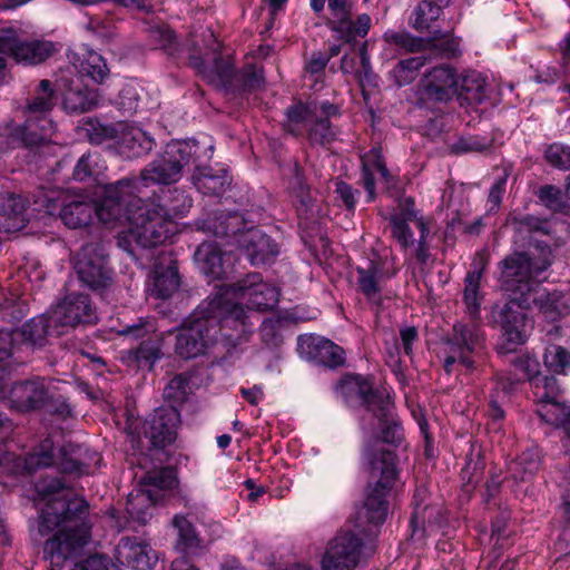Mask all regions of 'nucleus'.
I'll list each match as a JSON object with an SVG mask.
<instances>
[{
  "mask_svg": "<svg viewBox=\"0 0 570 570\" xmlns=\"http://www.w3.org/2000/svg\"><path fill=\"white\" fill-rule=\"evenodd\" d=\"M180 414L174 406L157 409L145 422L144 433L156 448H165L177 436Z\"/></svg>",
  "mask_w": 570,
  "mask_h": 570,
  "instance_id": "b1692460",
  "label": "nucleus"
},
{
  "mask_svg": "<svg viewBox=\"0 0 570 570\" xmlns=\"http://www.w3.org/2000/svg\"><path fill=\"white\" fill-rule=\"evenodd\" d=\"M336 393L346 402L358 401L365 406L366 414L376 413V396H390L385 390H373L370 382L361 375H346L336 385Z\"/></svg>",
  "mask_w": 570,
  "mask_h": 570,
  "instance_id": "bb28decb",
  "label": "nucleus"
},
{
  "mask_svg": "<svg viewBox=\"0 0 570 570\" xmlns=\"http://www.w3.org/2000/svg\"><path fill=\"white\" fill-rule=\"evenodd\" d=\"M224 296V299L230 302V304L239 306L244 312H246L240 302H236V299L246 302V307L248 309L258 311V312H267L274 309L279 299V289L264 282L262 276L257 273L248 274L244 278L239 279L235 284H225L220 286L217 293L214 296ZM246 321H248L247 313ZM249 325L248 332L252 331V324L247 322Z\"/></svg>",
  "mask_w": 570,
  "mask_h": 570,
  "instance_id": "9d476101",
  "label": "nucleus"
},
{
  "mask_svg": "<svg viewBox=\"0 0 570 570\" xmlns=\"http://www.w3.org/2000/svg\"><path fill=\"white\" fill-rule=\"evenodd\" d=\"M206 50L194 46V52L189 56V63L207 83L226 92H246L259 88L264 81L262 69L247 65L240 71H235L228 60H224L219 53L220 45L212 31L205 35Z\"/></svg>",
  "mask_w": 570,
  "mask_h": 570,
  "instance_id": "423d86ee",
  "label": "nucleus"
},
{
  "mask_svg": "<svg viewBox=\"0 0 570 570\" xmlns=\"http://www.w3.org/2000/svg\"><path fill=\"white\" fill-rule=\"evenodd\" d=\"M485 336L481 327L475 324L458 323L452 334L444 342V370L448 374L455 364L471 371L475 367L472 357L483 350Z\"/></svg>",
  "mask_w": 570,
  "mask_h": 570,
  "instance_id": "9b49d317",
  "label": "nucleus"
},
{
  "mask_svg": "<svg viewBox=\"0 0 570 570\" xmlns=\"http://www.w3.org/2000/svg\"><path fill=\"white\" fill-rule=\"evenodd\" d=\"M191 205V198L184 190L175 188L173 193H170L165 209L168 214L171 213L177 216H184L190 209Z\"/></svg>",
  "mask_w": 570,
  "mask_h": 570,
  "instance_id": "052dcab7",
  "label": "nucleus"
},
{
  "mask_svg": "<svg viewBox=\"0 0 570 570\" xmlns=\"http://www.w3.org/2000/svg\"><path fill=\"white\" fill-rule=\"evenodd\" d=\"M538 197L548 209L554 213L562 212L566 207L561 189L553 185H544L540 187L538 190Z\"/></svg>",
  "mask_w": 570,
  "mask_h": 570,
  "instance_id": "13d9d810",
  "label": "nucleus"
},
{
  "mask_svg": "<svg viewBox=\"0 0 570 570\" xmlns=\"http://www.w3.org/2000/svg\"><path fill=\"white\" fill-rule=\"evenodd\" d=\"M77 462L79 468L77 469L76 474H90L99 468L101 455L97 451L86 446V455H81L80 460Z\"/></svg>",
  "mask_w": 570,
  "mask_h": 570,
  "instance_id": "0e129e2a",
  "label": "nucleus"
},
{
  "mask_svg": "<svg viewBox=\"0 0 570 570\" xmlns=\"http://www.w3.org/2000/svg\"><path fill=\"white\" fill-rule=\"evenodd\" d=\"M309 354L318 363L326 367L335 368L344 363V351L332 341L317 337L308 344Z\"/></svg>",
  "mask_w": 570,
  "mask_h": 570,
  "instance_id": "58836bf2",
  "label": "nucleus"
},
{
  "mask_svg": "<svg viewBox=\"0 0 570 570\" xmlns=\"http://www.w3.org/2000/svg\"><path fill=\"white\" fill-rule=\"evenodd\" d=\"M119 335L142 340L139 346L131 351L138 366L151 370L161 358L163 334L157 331L151 317L139 318L132 324L125 325L118 331Z\"/></svg>",
  "mask_w": 570,
  "mask_h": 570,
  "instance_id": "dca6fc26",
  "label": "nucleus"
},
{
  "mask_svg": "<svg viewBox=\"0 0 570 570\" xmlns=\"http://www.w3.org/2000/svg\"><path fill=\"white\" fill-rule=\"evenodd\" d=\"M307 130L312 144L325 145L330 144L335 138V132L332 129L330 120L317 117V112L315 117H313Z\"/></svg>",
  "mask_w": 570,
  "mask_h": 570,
  "instance_id": "603ef678",
  "label": "nucleus"
},
{
  "mask_svg": "<svg viewBox=\"0 0 570 570\" xmlns=\"http://www.w3.org/2000/svg\"><path fill=\"white\" fill-rule=\"evenodd\" d=\"M49 312L57 336L78 325L91 324L97 320L96 307L89 296L78 293L67 295Z\"/></svg>",
  "mask_w": 570,
  "mask_h": 570,
  "instance_id": "2eb2a0df",
  "label": "nucleus"
},
{
  "mask_svg": "<svg viewBox=\"0 0 570 570\" xmlns=\"http://www.w3.org/2000/svg\"><path fill=\"white\" fill-rule=\"evenodd\" d=\"M376 402H379L376 413L365 414L361 420L365 433L363 460L368 472V484L360 518L379 525L387 515L386 498L397 478L395 454L384 449L382 443L400 444L403 431L394 415L391 396L379 395Z\"/></svg>",
  "mask_w": 570,
  "mask_h": 570,
  "instance_id": "f257e3e1",
  "label": "nucleus"
},
{
  "mask_svg": "<svg viewBox=\"0 0 570 570\" xmlns=\"http://www.w3.org/2000/svg\"><path fill=\"white\" fill-rule=\"evenodd\" d=\"M178 286L179 277L176 262L170 255L161 253L154 265L149 293L156 298L165 299L170 297Z\"/></svg>",
  "mask_w": 570,
  "mask_h": 570,
  "instance_id": "c85d7f7f",
  "label": "nucleus"
},
{
  "mask_svg": "<svg viewBox=\"0 0 570 570\" xmlns=\"http://www.w3.org/2000/svg\"><path fill=\"white\" fill-rule=\"evenodd\" d=\"M356 291L375 306L382 303L383 282L385 281L384 262L377 255L356 266Z\"/></svg>",
  "mask_w": 570,
  "mask_h": 570,
  "instance_id": "393cba45",
  "label": "nucleus"
},
{
  "mask_svg": "<svg viewBox=\"0 0 570 570\" xmlns=\"http://www.w3.org/2000/svg\"><path fill=\"white\" fill-rule=\"evenodd\" d=\"M513 366L517 371L521 372L524 377L528 379L532 393L534 394V380L538 377H550L543 375L540 371V363L535 357L524 355L517 357L513 362Z\"/></svg>",
  "mask_w": 570,
  "mask_h": 570,
  "instance_id": "5fc2aeb1",
  "label": "nucleus"
},
{
  "mask_svg": "<svg viewBox=\"0 0 570 570\" xmlns=\"http://www.w3.org/2000/svg\"><path fill=\"white\" fill-rule=\"evenodd\" d=\"M24 202L11 193L0 194V232L10 233L24 226Z\"/></svg>",
  "mask_w": 570,
  "mask_h": 570,
  "instance_id": "473e14b6",
  "label": "nucleus"
},
{
  "mask_svg": "<svg viewBox=\"0 0 570 570\" xmlns=\"http://www.w3.org/2000/svg\"><path fill=\"white\" fill-rule=\"evenodd\" d=\"M328 61L330 57H327L326 53L320 51L313 52L305 65L306 75L312 77L315 82L318 81L322 78Z\"/></svg>",
  "mask_w": 570,
  "mask_h": 570,
  "instance_id": "680f3d73",
  "label": "nucleus"
},
{
  "mask_svg": "<svg viewBox=\"0 0 570 570\" xmlns=\"http://www.w3.org/2000/svg\"><path fill=\"white\" fill-rule=\"evenodd\" d=\"M136 180L120 179L105 188L98 219L106 225L128 223L119 233L118 246L132 254V244L144 248L164 244L177 232L176 223L163 205L145 203L134 194Z\"/></svg>",
  "mask_w": 570,
  "mask_h": 570,
  "instance_id": "7ed1b4c3",
  "label": "nucleus"
},
{
  "mask_svg": "<svg viewBox=\"0 0 570 570\" xmlns=\"http://www.w3.org/2000/svg\"><path fill=\"white\" fill-rule=\"evenodd\" d=\"M459 92V76L450 65L426 70L417 85V99L423 106L446 104Z\"/></svg>",
  "mask_w": 570,
  "mask_h": 570,
  "instance_id": "4468645a",
  "label": "nucleus"
},
{
  "mask_svg": "<svg viewBox=\"0 0 570 570\" xmlns=\"http://www.w3.org/2000/svg\"><path fill=\"white\" fill-rule=\"evenodd\" d=\"M245 312L224 296L208 297L184 324L176 337V353L183 358L202 355L212 346L218 333L238 342L248 331Z\"/></svg>",
  "mask_w": 570,
  "mask_h": 570,
  "instance_id": "39448f33",
  "label": "nucleus"
},
{
  "mask_svg": "<svg viewBox=\"0 0 570 570\" xmlns=\"http://www.w3.org/2000/svg\"><path fill=\"white\" fill-rule=\"evenodd\" d=\"M55 51V45L48 40H22L12 30L0 35V52L8 55L18 63L38 65Z\"/></svg>",
  "mask_w": 570,
  "mask_h": 570,
  "instance_id": "a211bd4d",
  "label": "nucleus"
},
{
  "mask_svg": "<svg viewBox=\"0 0 570 570\" xmlns=\"http://www.w3.org/2000/svg\"><path fill=\"white\" fill-rule=\"evenodd\" d=\"M102 197H105V189H102ZM102 202L104 198L99 203L94 204L83 197H76L63 204L59 216L69 228L85 227L91 222L94 214L98 217V208Z\"/></svg>",
  "mask_w": 570,
  "mask_h": 570,
  "instance_id": "2f4dec72",
  "label": "nucleus"
},
{
  "mask_svg": "<svg viewBox=\"0 0 570 570\" xmlns=\"http://www.w3.org/2000/svg\"><path fill=\"white\" fill-rule=\"evenodd\" d=\"M380 175L386 188L394 186V177L387 170L381 148L374 147L362 156V183L367 193V202L375 199V174Z\"/></svg>",
  "mask_w": 570,
  "mask_h": 570,
  "instance_id": "c756f323",
  "label": "nucleus"
},
{
  "mask_svg": "<svg viewBox=\"0 0 570 570\" xmlns=\"http://www.w3.org/2000/svg\"><path fill=\"white\" fill-rule=\"evenodd\" d=\"M194 257L198 268L207 277L216 279L224 275L222 249L217 243H203Z\"/></svg>",
  "mask_w": 570,
  "mask_h": 570,
  "instance_id": "c9c22d12",
  "label": "nucleus"
},
{
  "mask_svg": "<svg viewBox=\"0 0 570 570\" xmlns=\"http://www.w3.org/2000/svg\"><path fill=\"white\" fill-rule=\"evenodd\" d=\"M362 539L352 532L338 533L328 542L322 559L323 570H354L360 562Z\"/></svg>",
  "mask_w": 570,
  "mask_h": 570,
  "instance_id": "aec40b11",
  "label": "nucleus"
},
{
  "mask_svg": "<svg viewBox=\"0 0 570 570\" xmlns=\"http://www.w3.org/2000/svg\"><path fill=\"white\" fill-rule=\"evenodd\" d=\"M110 559L104 554H92L83 561L76 563L71 570H108Z\"/></svg>",
  "mask_w": 570,
  "mask_h": 570,
  "instance_id": "774afa93",
  "label": "nucleus"
},
{
  "mask_svg": "<svg viewBox=\"0 0 570 570\" xmlns=\"http://www.w3.org/2000/svg\"><path fill=\"white\" fill-rule=\"evenodd\" d=\"M294 178H293V181L291 183V187H292V190H293V194L297 200V203L299 204V208L298 210H305L307 212V209L312 206V203H313V198L309 194V189L307 187V185L305 184L304 181V178L301 174V169L299 167L295 164L294 165Z\"/></svg>",
  "mask_w": 570,
  "mask_h": 570,
  "instance_id": "4d7b16f0",
  "label": "nucleus"
},
{
  "mask_svg": "<svg viewBox=\"0 0 570 570\" xmlns=\"http://www.w3.org/2000/svg\"><path fill=\"white\" fill-rule=\"evenodd\" d=\"M98 105V94L95 89L80 86L70 87L62 95V107L68 112H87Z\"/></svg>",
  "mask_w": 570,
  "mask_h": 570,
  "instance_id": "ea45409f",
  "label": "nucleus"
},
{
  "mask_svg": "<svg viewBox=\"0 0 570 570\" xmlns=\"http://www.w3.org/2000/svg\"><path fill=\"white\" fill-rule=\"evenodd\" d=\"M37 492L46 502L39 515V533L55 532L45 542L43 558L51 570L61 569L67 560L80 556L91 539V524L87 519L89 505L58 479L38 483Z\"/></svg>",
  "mask_w": 570,
  "mask_h": 570,
  "instance_id": "f03ea898",
  "label": "nucleus"
},
{
  "mask_svg": "<svg viewBox=\"0 0 570 570\" xmlns=\"http://www.w3.org/2000/svg\"><path fill=\"white\" fill-rule=\"evenodd\" d=\"M177 484L175 471L170 468H163L148 472L139 482V488L150 489L155 495H159V491L170 490Z\"/></svg>",
  "mask_w": 570,
  "mask_h": 570,
  "instance_id": "49530a36",
  "label": "nucleus"
},
{
  "mask_svg": "<svg viewBox=\"0 0 570 570\" xmlns=\"http://www.w3.org/2000/svg\"><path fill=\"white\" fill-rule=\"evenodd\" d=\"M500 377V381L497 382L495 387L490 393L489 397V409L488 416L491 421L492 429L499 430L501 426V422L504 419V410L502 409V403L508 397L512 386L515 382L520 381V377H515L513 380Z\"/></svg>",
  "mask_w": 570,
  "mask_h": 570,
  "instance_id": "a19ab883",
  "label": "nucleus"
},
{
  "mask_svg": "<svg viewBox=\"0 0 570 570\" xmlns=\"http://www.w3.org/2000/svg\"><path fill=\"white\" fill-rule=\"evenodd\" d=\"M459 98L469 105L482 104L488 97L485 78L478 71L465 72L459 80Z\"/></svg>",
  "mask_w": 570,
  "mask_h": 570,
  "instance_id": "4c0bfd02",
  "label": "nucleus"
},
{
  "mask_svg": "<svg viewBox=\"0 0 570 570\" xmlns=\"http://www.w3.org/2000/svg\"><path fill=\"white\" fill-rule=\"evenodd\" d=\"M385 38L387 41L395 43L409 52H420L426 49L430 45L429 41L413 37L407 32H386Z\"/></svg>",
  "mask_w": 570,
  "mask_h": 570,
  "instance_id": "864d4df0",
  "label": "nucleus"
},
{
  "mask_svg": "<svg viewBox=\"0 0 570 570\" xmlns=\"http://www.w3.org/2000/svg\"><path fill=\"white\" fill-rule=\"evenodd\" d=\"M81 455H86V445L68 443L57 454L52 440L46 439L23 459V468L31 473L39 468L57 465L62 472L76 474Z\"/></svg>",
  "mask_w": 570,
  "mask_h": 570,
  "instance_id": "ddd939ff",
  "label": "nucleus"
},
{
  "mask_svg": "<svg viewBox=\"0 0 570 570\" xmlns=\"http://www.w3.org/2000/svg\"><path fill=\"white\" fill-rule=\"evenodd\" d=\"M213 150L214 146L210 141L171 140L165 146L163 153L140 171L138 178L126 177L125 179L136 180L134 194L140 191L139 185L148 187L175 184L181 178L185 167L190 163H197L200 158L210 159Z\"/></svg>",
  "mask_w": 570,
  "mask_h": 570,
  "instance_id": "0eeeda50",
  "label": "nucleus"
},
{
  "mask_svg": "<svg viewBox=\"0 0 570 570\" xmlns=\"http://www.w3.org/2000/svg\"><path fill=\"white\" fill-rule=\"evenodd\" d=\"M154 138L137 127H131L124 131L119 141L120 153L127 158L145 156L154 148Z\"/></svg>",
  "mask_w": 570,
  "mask_h": 570,
  "instance_id": "f704fd0d",
  "label": "nucleus"
},
{
  "mask_svg": "<svg viewBox=\"0 0 570 570\" xmlns=\"http://www.w3.org/2000/svg\"><path fill=\"white\" fill-rule=\"evenodd\" d=\"M156 559L150 546L137 538H121L116 547V560L134 570H150Z\"/></svg>",
  "mask_w": 570,
  "mask_h": 570,
  "instance_id": "cd10ccee",
  "label": "nucleus"
},
{
  "mask_svg": "<svg viewBox=\"0 0 570 570\" xmlns=\"http://www.w3.org/2000/svg\"><path fill=\"white\" fill-rule=\"evenodd\" d=\"M48 335H57L53 332L50 312L32 317L20 331L0 330V368L4 367L10 358L18 337L23 338L26 343L40 346Z\"/></svg>",
  "mask_w": 570,
  "mask_h": 570,
  "instance_id": "6ab92c4d",
  "label": "nucleus"
},
{
  "mask_svg": "<svg viewBox=\"0 0 570 570\" xmlns=\"http://www.w3.org/2000/svg\"><path fill=\"white\" fill-rule=\"evenodd\" d=\"M534 400L537 413L548 424L561 428L562 448L570 446V405L560 400V387L556 377L534 380Z\"/></svg>",
  "mask_w": 570,
  "mask_h": 570,
  "instance_id": "f8f14e48",
  "label": "nucleus"
},
{
  "mask_svg": "<svg viewBox=\"0 0 570 570\" xmlns=\"http://www.w3.org/2000/svg\"><path fill=\"white\" fill-rule=\"evenodd\" d=\"M544 158L548 164L558 169H570V146L551 144L544 151Z\"/></svg>",
  "mask_w": 570,
  "mask_h": 570,
  "instance_id": "6e6d98bb",
  "label": "nucleus"
},
{
  "mask_svg": "<svg viewBox=\"0 0 570 570\" xmlns=\"http://www.w3.org/2000/svg\"><path fill=\"white\" fill-rule=\"evenodd\" d=\"M335 194L346 209H355L357 198L360 196V191L357 189H354L350 184L340 180L335 183Z\"/></svg>",
  "mask_w": 570,
  "mask_h": 570,
  "instance_id": "e2e57ef3",
  "label": "nucleus"
},
{
  "mask_svg": "<svg viewBox=\"0 0 570 570\" xmlns=\"http://www.w3.org/2000/svg\"><path fill=\"white\" fill-rule=\"evenodd\" d=\"M50 386L45 379L17 382L12 385L8 401L11 409L29 412L43 409L49 401Z\"/></svg>",
  "mask_w": 570,
  "mask_h": 570,
  "instance_id": "4be33fe9",
  "label": "nucleus"
},
{
  "mask_svg": "<svg viewBox=\"0 0 570 570\" xmlns=\"http://www.w3.org/2000/svg\"><path fill=\"white\" fill-rule=\"evenodd\" d=\"M541 465V455L537 448H531L521 453V455L510 465V471L514 479L525 480L533 475Z\"/></svg>",
  "mask_w": 570,
  "mask_h": 570,
  "instance_id": "de8ad7c7",
  "label": "nucleus"
},
{
  "mask_svg": "<svg viewBox=\"0 0 570 570\" xmlns=\"http://www.w3.org/2000/svg\"><path fill=\"white\" fill-rule=\"evenodd\" d=\"M178 531V548L190 554H197L205 548L204 540L199 538L191 522L185 517L176 515L173 520Z\"/></svg>",
  "mask_w": 570,
  "mask_h": 570,
  "instance_id": "79ce46f5",
  "label": "nucleus"
},
{
  "mask_svg": "<svg viewBox=\"0 0 570 570\" xmlns=\"http://www.w3.org/2000/svg\"><path fill=\"white\" fill-rule=\"evenodd\" d=\"M331 12L330 23L337 37L346 42H352L357 37H365L371 28V17L366 13L360 14L356 20L352 19L351 3L348 0H327Z\"/></svg>",
  "mask_w": 570,
  "mask_h": 570,
  "instance_id": "412c9836",
  "label": "nucleus"
},
{
  "mask_svg": "<svg viewBox=\"0 0 570 570\" xmlns=\"http://www.w3.org/2000/svg\"><path fill=\"white\" fill-rule=\"evenodd\" d=\"M405 205L400 214H393L390 217L392 235L403 248H409L414 244L413 233L409 226V222L416 219V212L413 209L414 202L412 198L405 199Z\"/></svg>",
  "mask_w": 570,
  "mask_h": 570,
  "instance_id": "e433bc0d",
  "label": "nucleus"
},
{
  "mask_svg": "<svg viewBox=\"0 0 570 570\" xmlns=\"http://www.w3.org/2000/svg\"><path fill=\"white\" fill-rule=\"evenodd\" d=\"M244 227V218L237 212L209 217L200 226L216 237L232 238V244L237 245L252 265L265 264L278 255V246L269 236L258 228L243 230Z\"/></svg>",
  "mask_w": 570,
  "mask_h": 570,
  "instance_id": "6e6552de",
  "label": "nucleus"
},
{
  "mask_svg": "<svg viewBox=\"0 0 570 570\" xmlns=\"http://www.w3.org/2000/svg\"><path fill=\"white\" fill-rule=\"evenodd\" d=\"M543 361L547 368L553 373L566 375L570 371V352L560 345L547 346Z\"/></svg>",
  "mask_w": 570,
  "mask_h": 570,
  "instance_id": "3c124183",
  "label": "nucleus"
},
{
  "mask_svg": "<svg viewBox=\"0 0 570 570\" xmlns=\"http://www.w3.org/2000/svg\"><path fill=\"white\" fill-rule=\"evenodd\" d=\"M159 495H155L150 489H134L127 499L126 512L129 518L138 523H147L151 517Z\"/></svg>",
  "mask_w": 570,
  "mask_h": 570,
  "instance_id": "72a5a7b5",
  "label": "nucleus"
},
{
  "mask_svg": "<svg viewBox=\"0 0 570 570\" xmlns=\"http://www.w3.org/2000/svg\"><path fill=\"white\" fill-rule=\"evenodd\" d=\"M79 72L100 83L108 77L109 70L105 59L99 53L89 50L80 61Z\"/></svg>",
  "mask_w": 570,
  "mask_h": 570,
  "instance_id": "09e8293b",
  "label": "nucleus"
},
{
  "mask_svg": "<svg viewBox=\"0 0 570 570\" xmlns=\"http://www.w3.org/2000/svg\"><path fill=\"white\" fill-rule=\"evenodd\" d=\"M511 299L501 308L499 313V322L501 324L503 337L509 344L508 351H512L515 346L524 344L528 340V317L521 311L525 309L517 299L520 295L517 292H509Z\"/></svg>",
  "mask_w": 570,
  "mask_h": 570,
  "instance_id": "5701e85b",
  "label": "nucleus"
},
{
  "mask_svg": "<svg viewBox=\"0 0 570 570\" xmlns=\"http://www.w3.org/2000/svg\"><path fill=\"white\" fill-rule=\"evenodd\" d=\"M315 114L316 110H312V105L298 104L292 106L286 112V129L294 135L299 134L302 128H308Z\"/></svg>",
  "mask_w": 570,
  "mask_h": 570,
  "instance_id": "8fccbe9b",
  "label": "nucleus"
},
{
  "mask_svg": "<svg viewBox=\"0 0 570 570\" xmlns=\"http://www.w3.org/2000/svg\"><path fill=\"white\" fill-rule=\"evenodd\" d=\"M509 225L512 227L514 233V242L528 243L529 248L527 253L532 250L538 244L541 247L549 248L552 253V248L546 240L537 239L535 236L542 235L549 237L552 232V223L548 219H542L534 215H513L509 219ZM521 254H525L522 252Z\"/></svg>",
  "mask_w": 570,
  "mask_h": 570,
  "instance_id": "a878e982",
  "label": "nucleus"
},
{
  "mask_svg": "<svg viewBox=\"0 0 570 570\" xmlns=\"http://www.w3.org/2000/svg\"><path fill=\"white\" fill-rule=\"evenodd\" d=\"M207 160L200 158L197 163H190V165H195L191 183L197 190L205 195H222L230 185V178L224 168L214 169L202 166V163Z\"/></svg>",
  "mask_w": 570,
  "mask_h": 570,
  "instance_id": "7c9ffc66",
  "label": "nucleus"
},
{
  "mask_svg": "<svg viewBox=\"0 0 570 570\" xmlns=\"http://www.w3.org/2000/svg\"><path fill=\"white\" fill-rule=\"evenodd\" d=\"M426 63L424 56L410 57L400 60L390 71L389 77L397 87L411 83L416 77L419 70Z\"/></svg>",
  "mask_w": 570,
  "mask_h": 570,
  "instance_id": "37998d69",
  "label": "nucleus"
},
{
  "mask_svg": "<svg viewBox=\"0 0 570 570\" xmlns=\"http://www.w3.org/2000/svg\"><path fill=\"white\" fill-rule=\"evenodd\" d=\"M75 269L79 279L91 289L106 288L111 284V271L102 244H86L77 254Z\"/></svg>",
  "mask_w": 570,
  "mask_h": 570,
  "instance_id": "f3484780",
  "label": "nucleus"
},
{
  "mask_svg": "<svg viewBox=\"0 0 570 570\" xmlns=\"http://www.w3.org/2000/svg\"><path fill=\"white\" fill-rule=\"evenodd\" d=\"M554 255L538 244L525 254H512L501 262V282L507 292H517L519 304L537 309L551 323L570 314V284L566 289L547 291L541 275L551 266Z\"/></svg>",
  "mask_w": 570,
  "mask_h": 570,
  "instance_id": "20e7f679",
  "label": "nucleus"
},
{
  "mask_svg": "<svg viewBox=\"0 0 570 570\" xmlns=\"http://www.w3.org/2000/svg\"><path fill=\"white\" fill-rule=\"evenodd\" d=\"M56 102L57 96L51 81L41 80L27 104L24 124L13 127L22 137L23 146L32 147L51 140L56 125L50 118V112Z\"/></svg>",
  "mask_w": 570,
  "mask_h": 570,
  "instance_id": "1a4fd4ad",
  "label": "nucleus"
},
{
  "mask_svg": "<svg viewBox=\"0 0 570 570\" xmlns=\"http://www.w3.org/2000/svg\"><path fill=\"white\" fill-rule=\"evenodd\" d=\"M19 146H23V139L13 130V126L0 128V156Z\"/></svg>",
  "mask_w": 570,
  "mask_h": 570,
  "instance_id": "69168bd1",
  "label": "nucleus"
},
{
  "mask_svg": "<svg viewBox=\"0 0 570 570\" xmlns=\"http://www.w3.org/2000/svg\"><path fill=\"white\" fill-rule=\"evenodd\" d=\"M481 275V271H473L468 273L465 277L463 302L465 304L466 313L473 322L479 318L481 312L482 297L479 293Z\"/></svg>",
  "mask_w": 570,
  "mask_h": 570,
  "instance_id": "a18cd8bd",
  "label": "nucleus"
},
{
  "mask_svg": "<svg viewBox=\"0 0 570 570\" xmlns=\"http://www.w3.org/2000/svg\"><path fill=\"white\" fill-rule=\"evenodd\" d=\"M450 0H422L414 11L413 28L417 31H425L435 21Z\"/></svg>",
  "mask_w": 570,
  "mask_h": 570,
  "instance_id": "c03bdc74",
  "label": "nucleus"
},
{
  "mask_svg": "<svg viewBox=\"0 0 570 570\" xmlns=\"http://www.w3.org/2000/svg\"><path fill=\"white\" fill-rule=\"evenodd\" d=\"M434 512V508L424 507L421 509L420 507H416L411 519V524L414 531H416L420 527H422L423 531H428L429 529L432 530L433 523L430 518Z\"/></svg>",
  "mask_w": 570,
  "mask_h": 570,
  "instance_id": "338daca9",
  "label": "nucleus"
},
{
  "mask_svg": "<svg viewBox=\"0 0 570 570\" xmlns=\"http://www.w3.org/2000/svg\"><path fill=\"white\" fill-rule=\"evenodd\" d=\"M189 391V377L186 374H178L173 377L164 389V396L174 402L185 401Z\"/></svg>",
  "mask_w": 570,
  "mask_h": 570,
  "instance_id": "bf43d9fd",
  "label": "nucleus"
}]
</instances>
